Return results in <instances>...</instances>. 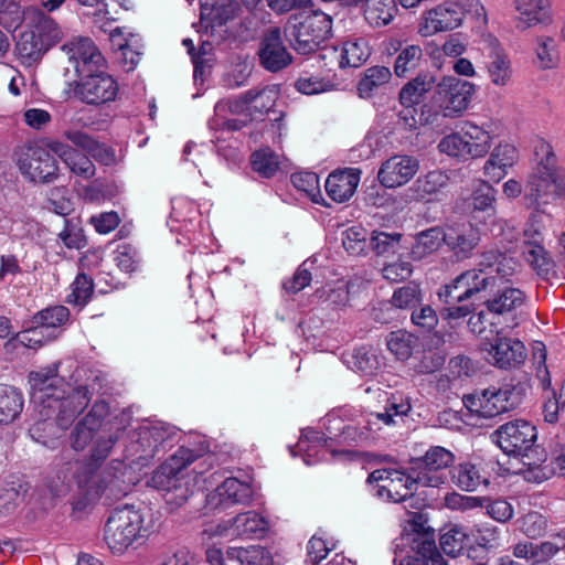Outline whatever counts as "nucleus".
<instances>
[{
  "mask_svg": "<svg viewBox=\"0 0 565 565\" xmlns=\"http://www.w3.org/2000/svg\"><path fill=\"white\" fill-rule=\"evenodd\" d=\"M143 515L134 505L115 508L104 526V541L114 554H122L142 536Z\"/></svg>",
  "mask_w": 565,
  "mask_h": 565,
  "instance_id": "obj_5",
  "label": "nucleus"
},
{
  "mask_svg": "<svg viewBox=\"0 0 565 565\" xmlns=\"http://www.w3.org/2000/svg\"><path fill=\"white\" fill-rule=\"evenodd\" d=\"M454 454L441 447L431 446L424 456L411 460L412 471L416 472L417 482L423 487L438 488L445 484L454 463Z\"/></svg>",
  "mask_w": 565,
  "mask_h": 565,
  "instance_id": "obj_11",
  "label": "nucleus"
},
{
  "mask_svg": "<svg viewBox=\"0 0 565 565\" xmlns=\"http://www.w3.org/2000/svg\"><path fill=\"white\" fill-rule=\"evenodd\" d=\"M526 395V385L508 383L500 388L489 387L480 394L466 395L463 404L471 413L491 418L519 407Z\"/></svg>",
  "mask_w": 565,
  "mask_h": 565,
  "instance_id": "obj_4",
  "label": "nucleus"
},
{
  "mask_svg": "<svg viewBox=\"0 0 565 565\" xmlns=\"http://www.w3.org/2000/svg\"><path fill=\"white\" fill-rule=\"evenodd\" d=\"M525 294L513 287H505L499 290L492 298L486 301V307L490 313L497 316L507 315V328H514L518 326V320L514 311L523 305Z\"/></svg>",
  "mask_w": 565,
  "mask_h": 565,
  "instance_id": "obj_26",
  "label": "nucleus"
},
{
  "mask_svg": "<svg viewBox=\"0 0 565 565\" xmlns=\"http://www.w3.org/2000/svg\"><path fill=\"white\" fill-rule=\"evenodd\" d=\"M491 439L509 455L522 458L523 469L527 455L534 454L537 429L527 420L515 419L501 425L491 434Z\"/></svg>",
  "mask_w": 565,
  "mask_h": 565,
  "instance_id": "obj_8",
  "label": "nucleus"
},
{
  "mask_svg": "<svg viewBox=\"0 0 565 565\" xmlns=\"http://www.w3.org/2000/svg\"><path fill=\"white\" fill-rule=\"evenodd\" d=\"M22 408V395L12 386L0 384V424L12 423Z\"/></svg>",
  "mask_w": 565,
  "mask_h": 565,
  "instance_id": "obj_45",
  "label": "nucleus"
},
{
  "mask_svg": "<svg viewBox=\"0 0 565 565\" xmlns=\"http://www.w3.org/2000/svg\"><path fill=\"white\" fill-rule=\"evenodd\" d=\"M26 19L32 32L39 34V38L49 50L62 40L63 32L61 28L44 12L40 10L30 11Z\"/></svg>",
  "mask_w": 565,
  "mask_h": 565,
  "instance_id": "obj_39",
  "label": "nucleus"
},
{
  "mask_svg": "<svg viewBox=\"0 0 565 565\" xmlns=\"http://www.w3.org/2000/svg\"><path fill=\"white\" fill-rule=\"evenodd\" d=\"M68 84L74 96L81 102L99 106L115 100L119 92L117 81L108 73L90 68Z\"/></svg>",
  "mask_w": 565,
  "mask_h": 565,
  "instance_id": "obj_10",
  "label": "nucleus"
},
{
  "mask_svg": "<svg viewBox=\"0 0 565 565\" xmlns=\"http://www.w3.org/2000/svg\"><path fill=\"white\" fill-rule=\"evenodd\" d=\"M354 2L362 3L364 21L372 29L388 25L398 12L396 0H354Z\"/></svg>",
  "mask_w": 565,
  "mask_h": 565,
  "instance_id": "obj_33",
  "label": "nucleus"
},
{
  "mask_svg": "<svg viewBox=\"0 0 565 565\" xmlns=\"http://www.w3.org/2000/svg\"><path fill=\"white\" fill-rule=\"evenodd\" d=\"M461 274L473 300L478 299V296L482 291L495 285V282L491 280V277L487 276L482 269L472 268Z\"/></svg>",
  "mask_w": 565,
  "mask_h": 565,
  "instance_id": "obj_63",
  "label": "nucleus"
},
{
  "mask_svg": "<svg viewBox=\"0 0 565 565\" xmlns=\"http://www.w3.org/2000/svg\"><path fill=\"white\" fill-rule=\"evenodd\" d=\"M483 10L479 0H447L422 17L418 33L431 36L438 32L450 31L458 28L467 13L479 14Z\"/></svg>",
  "mask_w": 565,
  "mask_h": 565,
  "instance_id": "obj_7",
  "label": "nucleus"
},
{
  "mask_svg": "<svg viewBox=\"0 0 565 565\" xmlns=\"http://www.w3.org/2000/svg\"><path fill=\"white\" fill-rule=\"evenodd\" d=\"M443 244L446 245V228L434 226L416 235L414 253L419 256L431 254L438 250Z\"/></svg>",
  "mask_w": 565,
  "mask_h": 565,
  "instance_id": "obj_48",
  "label": "nucleus"
},
{
  "mask_svg": "<svg viewBox=\"0 0 565 565\" xmlns=\"http://www.w3.org/2000/svg\"><path fill=\"white\" fill-rule=\"evenodd\" d=\"M470 539L462 529L451 527L440 535L439 545L443 552L451 557L460 555L469 545Z\"/></svg>",
  "mask_w": 565,
  "mask_h": 565,
  "instance_id": "obj_55",
  "label": "nucleus"
},
{
  "mask_svg": "<svg viewBox=\"0 0 565 565\" xmlns=\"http://www.w3.org/2000/svg\"><path fill=\"white\" fill-rule=\"evenodd\" d=\"M49 51L45 44L39 38V34L32 30H25L20 33L15 44V52L21 63L31 66L38 63Z\"/></svg>",
  "mask_w": 565,
  "mask_h": 565,
  "instance_id": "obj_40",
  "label": "nucleus"
},
{
  "mask_svg": "<svg viewBox=\"0 0 565 565\" xmlns=\"http://www.w3.org/2000/svg\"><path fill=\"white\" fill-rule=\"evenodd\" d=\"M118 433H111L107 436L100 435L94 441L90 456L87 461H75L67 463V471H72L74 482L83 490L87 498L96 497L102 491L96 475L98 468L108 458L113 447L117 443Z\"/></svg>",
  "mask_w": 565,
  "mask_h": 565,
  "instance_id": "obj_6",
  "label": "nucleus"
},
{
  "mask_svg": "<svg viewBox=\"0 0 565 565\" xmlns=\"http://www.w3.org/2000/svg\"><path fill=\"white\" fill-rule=\"evenodd\" d=\"M381 423L387 426L395 423L385 407L382 413L370 414L364 423H359L358 425L348 424L347 426L339 427V430L342 429V434L349 443H358L369 439L371 437V433L380 430Z\"/></svg>",
  "mask_w": 565,
  "mask_h": 565,
  "instance_id": "obj_37",
  "label": "nucleus"
},
{
  "mask_svg": "<svg viewBox=\"0 0 565 565\" xmlns=\"http://www.w3.org/2000/svg\"><path fill=\"white\" fill-rule=\"evenodd\" d=\"M227 559L232 565H274L271 554L262 546L227 547Z\"/></svg>",
  "mask_w": 565,
  "mask_h": 565,
  "instance_id": "obj_44",
  "label": "nucleus"
},
{
  "mask_svg": "<svg viewBox=\"0 0 565 565\" xmlns=\"http://www.w3.org/2000/svg\"><path fill=\"white\" fill-rule=\"evenodd\" d=\"M279 92L275 86H264L263 88H253L243 93L232 106L233 111L267 114L274 108L278 99Z\"/></svg>",
  "mask_w": 565,
  "mask_h": 565,
  "instance_id": "obj_27",
  "label": "nucleus"
},
{
  "mask_svg": "<svg viewBox=\"0 0 565 565\" xmlns=\"http://www.w3.org/2000/svg\"><path fill=\"white\" fill-rule=\"evenodd\" d=\"M438 297L445 305L473 302L462 274L458 275L449 284L443 286L438 291Z\"/></svg>",
  "mask_w": 565,
  "mask_h": 565,
  "instance_id": "obj_51",
  "label": "nucleus"
},
{
  "mask_svg": "<svg viewBox=\"0 0 565 565\" xmlns=\"http://www.w3.org/2000/svg\"><path fill=\"white\" fill-rule=\"evenodd\" d=\"M61 50L67 56L68 62L73 64L77 76L86 73L90 68L103 65L105 61L95 43L89 38H75L64 43Z\"/></svg>",
  "mask_w": 565,
  "mask_h": 565,
  "instance_id": "obj_17",
  "label": "nucleus"
},
{
  "mask_svg": "<svg viewBox=\"0 0 565 565\" xmlns=\"http://www.w3.org/2000/svg\"><path fill=\"white\" fill-rule=\"evenodd\" d=\"M70 310L65 306L47 307L33 316V333L39 332L44 335V332H46L50 339H56L61 335L62 329L70 322Z\"/></svg>",
  "mask_w": 565,
  "mask_h": 565,
  "instance_id": "obj_28",
  "label": "nucleus"
},
{
  "mask_svg": "<svg viewBox=\"0 0 565 565\" xmlns=\"http://www.w3.org/2000/svg\"><path fill=\"white\" fill-rule=\"evenodd\" d=\"M109 413V405L104 399L96 401L89 412L75 425L70 436L73 449L84 450L92 441L96 431L102 427L103 420Z\"/></svg>",
  "mask_w": 565,
  "mask_h": 565,
  "instance_id": "obj_20",
  "label": "nucleus"
},
{
  "mask_svg": "<svg viewBox=\"0 0 565 565\" xmlns=\"http://www.w3.org/2000/svg\"><path fill=\"white\" fill-rule=\"evenodd\" d=\"M487 61V71L490 81L495 86H505L513 74L512 64L505 50L497 40L490 42Z\"/></svg>",
  "mask_w": 565,
  "mask_h": 565,
  "instance_id": "obj_32",
  "label": "nucleus"
},
{
  "mask_svg": "<svg viewBox=\"0 0 565 565\" xmlns=\"http://www.w3.org/2000/svg\"><path fill=\"white\" fill-rule=\"evenodd\" d=\"M55 156L50 148L29 147L18 160L19 170L32 182H53L58 177V162Z\"/></svg>",
  "mask_w": 565,
  "mask_h": 565,
  "instance_id": "obj_14",
  "label": "nucleus"
},
{
  "mask_svg": "<svg viewBox=\"0 0 565 565\" xmlns=\"http://www.w3.org/2000/svg\"><path fill=\"white\" fill-rule=\"evenodd\" d=\"M462 131L465 134L471 158H482L489 152L492 137L487 130L475 124L467 122L462 128Z\"/></svg>",
  "mask_w": 565,
  "mask_h": 565,
  "instance_id": "obj_46",
  "label": "nucleus"
},
{
  "mask_svg": "<svg viewBox=\"0 0 565 565\" xmlns=\"http://www.w3.org/2000/svg\"><path fill=\"white\" fill-rule=\"evenodd\" d=\"M526 457L525 469L521 470L525 481L542 483L555 476L565 477V444H551L548 451L536 446Z\"/></svg>",
  "mask_w": 565,
  "mask_h": 565,
  "instance_id": "obj_9",
  "label": "nucleus"
},
{
  "mask_svg": "<svg viewBox=\"0 0 565 565\" xmlns=\"http://www.w3.org/2000/svg\"><path fill=\"white\" fill-rule=\"evenodd\" d=\"M316 297L319 302L327 308L340 309L349 303L350 292L348 286L341 284L335 287L317 289Z\"/></svg>",
  "mask_w": 565,
  "mask_h": 565,
  "instance_id": "obj_58",
  "label": "nucleus"
},
{
  "mask_svg": "<svg viewBox=\"0 0 565 565\" xmlns=\"http://www.w3.org/2000/svg\"><path fill=\"white\" fill-rule=\"evenodd\" d=\"M252 488L236 478L225 479L213 493L209 494L210 505L228 508L234 504H247L252 499Z\"/></svg>",
  "mask_w": 565,
  "mask_h": 565,
  "instance_id": "obj_25",
  "label": "nucleus"
},
{
  "mask_svg": "<svg viewBox=\"0 0 565 565\" xmlns=\"http://www.w3.org/2000/svg\"><path fill=\"white\" fill-rule=\"evenodd\" d=\"M396 547L409 546L407 555L398 559L395 551V565H447L439 553L435 539L431 534L414 532L407 533L399 539Z\"/></svg>",
  "mask_w": 565,
  "mask_h": 565,
  "instance_id": "obj_13",
  "label": "nucleus"
},
{
  "mask_svg": "<svg viewBox=\"0 0 565 565\" xmlns=\"http://www.w3.org/2000/svg\"><path fill=\"white\" fill-rule=\"evenodd\" d=\"M438 297L445 305L473 302L462 274L458 275L449 284L443 286L438 291Z\"/></svg>",
  "mask_w": 565,
  "mask_h": 565,
  "instance_id": "obj_52",
  "label": "nucleus"
},
{
  "mask_svg": "<svg viewBox=\"0 0 565 565\" xmlns=\"http://www.w3.org/2000/svg\"><path fill=\"white\" fill-rule=\"evenodd\" d=\"M391 302L398 309H414L422 302V290L417 285L408 284L394 291Z\"/></svg>",
  "mask_w": 565,
  "mask_h": 565,
  "instance_id": "obj_61",
  "label": "nucleus"
},
{
  "mask_svg": "<svg viewBox=\"0 0 565 565\" xmlns=\"http://www.w3.org/2000/svg\"><path fill=\"white\" fill-rule=\"evenodd\" d=\"M177 435L175 427L164 423L140 427L137 444L142 447V454L138 458L154 457L161 449L172 446Z\"/></svg>",
  "mask_w": 565,
  "mask_h": 565,
  "instance_id": "obj_21",
  "label": "nucleus"
},
{
  "mask_svg": "<svg viewBox=\"0 0 565 565\" xmlns=\"http://www.w3.org/2000/svg\"><path fill=\"white\" fill-rule=\"evenodd\" d=\"M190 462V459L181 462L174 455L153 471L148 483L160 491L170 492L180 480L184 479L183 470Z\"/></svg>",
  "mask_w": 565,
  "mask_h": 565,
  "instance_id": "obj_34",
  "label": "nucleus"
},
{
  "mask_svg": "<svg viewBox=\"0 0 565 565\" xmlns=\"http://www.w3.org/2000/svg\"><path fill=\"white\" fill-rule=\"evenodd\" d=\"M449 175L443 170H433L418 177L413 184L407 188L405 196L409 201L430 202L436 200L449 184Z\"/></svg>",
  "mask_w": 565,
  "mask_h": 565,
  "instance_id": "obj_24",
  "label": "nucleus"
},
{
  "mask_svg": "<svg viewBox=\"0 0 565 565\" xmlns=\"http://www.w3.org/2000/svg\"><path fill=\"white\" fill-rule=\"evenodd\" d=\"M391 476H393V486L395 487L394 502H402L412 498L417 484H419L417 478H415L416 472L412 471V466L408 472L393 468Z\"/></svg>",
  "mask_w": 565,
  "mask_h": 565,
  "instance_id": "obj_54",
  "label": "nucleus"
},
{
  "mask_svg": "<svg viewBox=\"0 0 565 565\" xmlns=\"http://www.w3.org/2000/svg\"><path fill=\"white\" fill-rule=\"evenodd\" d=\"M252 168L263 178H271L279 168L278 157L270 149H260L250 157Z\"/></svg>",
  "mask_w": 565,
  "mask_h": 565,
  "instance_id": "obj_59",
  "label": "nucleus"
},
{
  "mask_svg": "<svg viewBox=\"0 0 565 565\" xmlns=\"http://www.w3.org/2000/svg\"><path fill=\"white\" fill-rule=\"evenodd\" d=\"M31 399L40 419H54L63 430L72 426L76 417L88 406L92 395L87 386L76 387L65 383L57 375V369L50 367L30 374Z\"/></svg>",
  "mask_w": 565,
  "mask_h": 565,
  "instance_id": "obj_1",
  "label": "nucleus"
},
{
  "mask_svg": "<svg viewBox=\"0 0 565 565\" xmlns=\"http://www.w3.org/2000/svg\"><path fill=\"white\" fill-rule=\"evenodd\" d=\"M257 54L259 64L271 73L286 68L292 62V56L284 44L280 29L276 26L265 30Z\"/></svg>",
  "mask_w": 565,
  "mask_h": 565,
  "instance_id": "obj_15",
  "label": "nucleus"
},
{
  "mask_svg": "<svg viewBox=\"0 0 565 565\" xmlns=\"http://www.w3.org/2000/svg\"><path fill=\"white\" fill-rule=\"evenodd\" d=\"M50 149L58 156L71 172L77 177L90 179L95 175L96 168L88 156L61 141L50 142Z\"/></svg>",
  "mask_w": 565,
  "mask_h": 565,
  "instance_id": "obj_31",
  "label": "nucleus"
},
{
  "mask_svg": "<svg viewBox=\"0 0 565 565\" xmlns=\"http://www.w3.org/2000/svg\"><path fill=\"white\" fill-rule=\"evenodd\" d=\"M342 60L344 68L360 67L371 55L369 43L363 38L351 39L345 41L341 46Z\"/></svg>",
  "mask_w": 565,
  "mask_h": 565,
  "instance_id": "obj_47",
  "label": "nucleus"
},
{
  "mask_svg": "<svg viewBox=\"0 0 565 565\" xmlns=\"http://www.w3.org/2000/svg\"><path fill=\"white\" fill-rule=\"evenodd\" d=\"M361 178V170L347 168L334 171L326 180V191L330 199L342 203L348 201L355 192Z\"/></svg>",
  "mask_w": 565,
  "mask_h": 565,
  "instance_id": "obj_29",
  "label": "nucleus"
},
{
  "mask_svg": "<svg viewBox=\"0 0 565 565\" xmlns=\"http://www.w3.org/2000/svg\"><path fill=\"white\" fill-rule=\"evenodd\" d=\"M295 87L301 94L316 95L330 90L333 87V84L326 76L313 75L303 71L295 82Z\"/></svg>",
  "mask_w": 565,
  "mask_h": 565,
  "instance_id": "obj_57",
  "label": "nucleus"
},
{
  "mask_svg": "<svg viewBox=\"0 0 565 565\" xmlns=\"http://www.w3.org/2000/svg\"><path fill=\"white\" fill-rule=\"evenodd\" d=\"M323 426L328 435L312 428H307L303 430L302 438L298 443L299 450L307 452V457L305 458L307 465L311 463L308 458L311 457V452L316 451V447H329L328 441L333 440V438H341L343 441L349 443V440L344 438L342 429L339 430V427L347 426L339 417L333 415L326 416Z\"/></svg>",
  "mask_w": 565,
  "mask_h": 565,
  "instance_id": "obj_23",
  "label": "nucleus"
},
{
  "mask_svg": "<svg viewBox=\"0 0 565 565\" xmlns=\"http://www.w3.org/2000/svg\"><path fill=\"white\" fill-rule=\"evenodd\" d=\"M518 267V263L512 258L499 250H487L481 254L480 259L477 264V269H482L487 276L491 277L492 281H497V278L507 279L512 276Z\"/></svg>",
  "mask_w": 565,
  "mask_h": 565,
  "instance_id": "obj_35",
  "label": "nucleus"
},
{
  "mask_svg": "<svg viewBox=\"0 0 565 565\" xmlns=\"http://www.w3.org/2000/svg\"><path fill=\"white\" fill-rule=\"evenodd\" d=\"M451 481L463 491H476L481 484L489 483L488 478L471 462H462L450 470Z\"/></svg>",
  "mask_w": 565,
  "mask_h": 565,
  "instance_id": "obj_43",
  "label": "nucleus"
},
{
  "mask_svg": "<svg viewBox=\"0 0 565 565\" xmlns=\"http://www.w3.org/2000/svg\"><path fill=\"white\" fill-rule=\"evenodd\" d=\"M393 49L397 52L394 62V74L397 77L405 78L415 72L424 62L423 49L416 44H406L402 46L399 41L392 43Z\"/></svg>",
  "mask_w": 565,
  "mask_h": 565,
  "instance_id": "obj_38",
  "label": "nucleus"
},
{
  "mask_svg": "<svg viewBox=\"0 0 565 565\" xmlns=\"http://www.w3.org/2000/svg\"><path fill=\"white\" fill-rule=\"evenodd\" d=\"M342 245L351 255H360L366 247V231L362 226H351L342 234Z\"/></svg>",
  "mask_w": 565,
  "mask_h": 565,
  "instance_id": "obj_64",
  "label": "nucleus"
},
{
  "mask_svg": "<svg viewBox=\"0 0 565 565\" xmlns=\"http://www.w3.org/2000/svg\"><path fill=\"white\" fill-rule=\"evenodd\" d=\"M488 351V361L502 370L515 369L523 364L527 353L525 345L519 339L502 337L498 332Z\"/></svg>",
  "mask_w": 565,
  "mask_h": 565,
  "instance_id": "obj_16",
  "label": "nucleus"
},
{
  "mask_svg": "<svg viewBox=\"0 0 565 565\" xmlns=\"http://www.w3.org/2000/svg\"><path fill=\"white\" fill-rule=\"evenodd\" d=\"M524 193L536 205L565 196V168L558 166L554 147L544 138L539 137L533 141V167Z\"/></svg>",
  "mask_w": 565,
  "mask_h": 565,
  "instance_id": "obj_2",
  "label": "nucleus"
},
{
  "mask_svg": "<svg viewBox=\"0 0 565 565\" xmlns=\"http://www.w3.org/2000/svg\"><path fill=\"white\" fill-rule=\"evenodd\" d=\"M417 338L404 330L391 332L386 338V347L396 359L405 361L413 354Z\"/></svg>",
  "mask_w": 565,
  "mask_h": 565,
  "instance_id": "obj_49",
  "label": "nucleus"
},
{
  "mask_svg": "<svg viewBox=\"0 0 565 565\" xmlns=\"http://www.w3.org/2000/svg\"><path fill=\"white\" fill-rule=\"evenodd\" d=\"M228 522L232 534L241 539H262L269 529L268 521L255 511L241 513Z\"/></svg>",
  "mask_w": 565,
  "mask_h": 565,
  "instance_id": "obj_36",
  "label": "nucleus"
},
{
  "mask_svg": "<svg viewBox=\"0 0 565 565\" xmlns=\"http://www.w3.org/2000/svg\"><path fill=\"white\" fill-rule=\"evenodd\" d=\"M475 85L455 76H445L435 89V103L443 117L455 118L465 111L475 94Z\"/></svg>",
  "mask_w": 565,
  "mask_h": 565,
  "instance_id": "obj_12",
  "label": "nucleus"
},
{
  "mask_svg": "<svg viewBox=\"0 0 565 565\" xmlns=\"http://www.w3.org/2000/svg\"><path fill=\"white\" fill-rule=\"evenodd\" d=\"M419 170V161L412 156L396 154L385 160L377 173L382 185L388 189L406 184Z\"/></svg>",
  "mask_w": 565,
  "mask_h": 565,
  "instance_id": "obj_18",
  "label": "nucleus"
},
{
  "mask_svg": "<svg viewBox=\"0 0 565 565\" xmlns=\"http://www.w3.org/2000/svg\"><path fill=\"white\" fill-rule=\"evenodd\" d=\"M110 41L117 46L118 61L127 72L134 71L143 54L142 39L138 34L129 33L122 36L119 28L110 33Z\"/></svg>",
  "mask_w": 565,
  "mask_h": 565,
  "instance_id": "obj_30",
  "label": "nucleus"
},
{
  "mask_svg": "<svg viewBox=\"0 0 565 565\" xmlns=\"http://www.w3.org/2000/svg\"><path fill=\"white\" fill-rule=\"evenodd\" d=\"M438 149L440 152L451 157L461 159L471 158L463 131L444 137L438 145Z\"/></svg>",
  "mask_w": 565,
  "mask_h": 565,
  "instance_id": "obj_62",
  "label": "nucleus"
},
{
  "mask_svg": "<svg viewBox=\"0 0 565 565\" xmlns=\"http://www.w3.org/2000/svg\"><path fill=\"white\" fill-rule=\"evenodd\" d=\"M94 292L93 279L85 273H79L72 284V292L66 301L71 305L84 307L88 303Z\"/></svg>",
  "mask_w": 565,
  "mask_h": 565,
  "instance_id": "obj_56",
  "label": "nucleus"
},
{
  "mask_svg": "<svg viewBox=\"0 0 565 565\" xmlns=\"http://www.w3.org/2000/svg\"><path fill=\"white\" fill-rule=\"evenodd\" d=\"M436 76L430 72H422L403 86L399 92L402 105H417L426 93L437 85Z\"/></svg>",
  "mask_w": 565,
  "mask_h": 565,
  "instance_id": "obj_41",
  "label": "nucleus"
},
{
  "mask_svg": "<svg viewBox=\"0 0 565 565\" xmlns=\"http://www.w3.org/2000/svg\"><path fill=\"white\" fill-rule=\"evenodd\" d=\"M497 190L486 181H480L479 185L473 190L470 198V206L472 213L486 212L493 215L495 204Z\"/></svg>",
  "mask_w": 565,
  "mask_h": 565,
  "instance_id": "obj_53",
  "label": "nucleus"
},
{
  "mask_svg": "<svg viewBox=\"0 0 565 565\" xmlns=\"http://www.w3.org/2000/svg\"><path fill=\"white\" fill-rule=\"evenodd\" d=\"M515 28L525 31L537 25L547 26L553 22L551 0H515Z\"/></svg>",
  "mask_w": 565,
  "mask_h": 565,
  "instance_id": "obj_22",
  "label": "nucleus"
},
{
  "mask_svg": "<svg viewBox=\"0 0 565 565\" xmlns=\"http://www.w3.org/2000/svg\"><path fill=\"white\" fill-rule=\"evenodd\" d=\"M480 241L479 228L471 223L446 227V246L457 262L470 258Z\"/></svg>",
  "mask_w": 565,
  "mask_h": 565,
  "instance_id": "obj_19",
  "label": "nucleus"
},
{
  "mask_svg": "<svg viewBox=\"0 0 565 565\" xmlns=\"http://www.w3.org/2000/svg\"><path fill=\"white\" fill-rule=\"evenodd\" d=\"M284 30L296 52L310 54L331 35L332 18L322 11H313L307 15L295 14L289 17Z\"/></svg>",
  "mask_w": 565,
  "mask_h": 565,
  "instance_id": "obj_3",
  "label": "nucleus"
},
{
  "mask_svg": "<svg viewBox=\"0 0 565 565\" xmlns=\"http://www.w3.org/2000/svg\"><path fill=\"white\" fill-rule=\"evenodd\" d=\"M536 44L535 53L539 66L542 70L555 67L558 63V54L554 39L550 36H539Z\"/></svg>",
  "mask_w": 565,
  "mask_h": 565,
  "instance_id": "obj_60",
  "label": "nucleus"
},
{
  "mask_svg": "<svg viewBox=\"0 0 565 565\" xmlns=\"http://www.w3.org/2000/svg\"><path fill=\"white\" fill-rule=\"evenodd\" d=\"M392 78V72L383 65H375L366 68L356 85L358 94L361 98H371L380 88L388 84Z\"/></svg>",
  "mask_w": 565,
  "mask_h": 565,
  "instance_id": "obj_42",
  "label": "nucleus"
},
{
  "mask_svg": "<svg viewBox=\"0 0 565 565\" xmlns=\"http://www.w3.org/2000/svg\"><path fill=\"white\" fill-rule=\"evenodd\" d=\"M391 473H393L392 467L375 469L369 475L366 482L369 484L375 483L373 491L376 497L394 502L395 487Z\"/></svg>",
  "mask_w": 565,
  "mask_h": 565,
  "instance_id": "obj_50",
  "label": "nucleus"
}]
</instances>
